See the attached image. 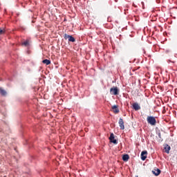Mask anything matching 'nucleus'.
I'll return each mask as SVG.
<instances>
[{"mask_svg": "<svg viewBox=\"0 0 177 177\" xmlns=\"http://www.w3.org/2000/svg\"><path fill=\"white\" fill-rule=\"evenodd\" d=\"M147 121L148 124H149L152 127H154V125L157 124V120H156V118H154L153 116H148L147 118Z\"/></svg>", "mask_w": 177, "mask_h": 177, "instance_id": "nucleus-1", "label": "nucleus"}, {"mask_svg": "<svg viewBox=\"0 0 177 177\" xmlns=\"http://www.w3.org/2000/svg\"><path fill=\"white\" fill-rule=\"evenodd\" d=\"M152 172L156 176H158V175L161 174V170H160V169H156L154 171H152Z\"/></svg>", "mask_w": 177, "mask_h": 177, "instance_id": "nucleus-10", "label": "nucleus"}, {"mask_svg": "<svg viewBox=\"0 0 177 177\" xmlns=\"http://www.w3.org/2000/svg\"><path fill=\"white\" fill-rule=\"evenodd\" d=\"M169 150H171V146L168 145V144H165V153H167V154H169Z\"/></svg>", "mask_w": 177, "mask_h": 177, "instance_id": "nucleus-9", "label": "nucleus"}, {"mask_svg": "<svg viewBox=\"0 0 177 177\" xmlns=\"http://www.w3.org/2000/svg\"><path fill=\"white\" fill-rule=\"evenodd\" d=\"M6 30H5V28H0V35H3L5 32H6Z\"/></svg>", "mask_w": 177, "mask_h": 177, "instance_id": "nucleus-15", "label": "nucleus"}, {"mask_svg": "<svg viewBox=\"0 0 177 177\" xmlns=\"http://www.w3.org/2000/svg\"><path fill=\"white\" fill-rule=\"evenodd\" d=\"M147 158V151H142L141 153V160L142 161H145Z\"/></svg>", "mask_w": 177, "mask_h": 177, "instance_id": "nucleus-6", "label": "nucleus"}, {"mask_svg": "<svg viewBox=\"0 0 177 177\" xmlns=\"http://www.w3.org/2000/svg\"><path fill=\"white\" fill-rule=\"evenodd\" d=\"M64 39H68L69 42H75V38L73 37L72 35L65 34L64 35Z\"/></svg>", "mask_w": 177, "mask_h": 177, "instance_id": "nucleus-2", "label": "nucleus"}, {"mask_svg": "<svg viewBox=\"0 0 177 177\" xmlns=\"http://www.w3.org/2000/svg\"><path fill=\"white\" fill-rule=\"evenodd\" d=\"M42 63H44V64H46V66H49V64H50V60L44 59L42 61Z\"/></svg>", "mask_w": 177, "mask_h": 177, "instance_id": "nucleus-13", "label": "nucleus"}, {"mask_svg": "<svg viewBox=\"0 0 177 177\" xmlns=\"http://www.w3.org/2000/svg\"><path fill=\"white\" fill-rule=\"evenodd\" d=\"M118 92H120L118 91V88L113 86V88H111L110 89V93L111 95H114L115 96H117V95H118Z\"/></svg>", "mask_w": 177, "mask_h": 177, "instance_id": "nucleus-3", "label": "nucleus"}, {"mask_svg": "<svg viewBox=\"0 0 177 177\" xmlns=\"http://www.w3.org/2000/svg\"><path fill=\"white\" fill-rule=\"evenodd\" d=\"M112 110L115 114H118V113H120V109H118V105H113L112 106Z\"/></svg>", "mask_w": 177, "mask_h": 177, "instance_id": "nucleus-7", "label": "nucleus"}, {"mask_svg": "<svg viewBox=\"0 0 177 177\" xmlns=\"http://www.w3.org/2000/svg\"><path fill=\"white\" fill-rule=\"evenodd\" d=\"M0 93L1 96H6V91L3 90L2 88H0Z\"/></svg>", "mask_w": 177, "mask_h": 177, "instance_id": "nucleus-12", "label": "nucleus"}, {"mask_svg": "<svg viewBox=\"0 0 177 177\" xmlns=\"http://www.w3.org/2000/svg\"><path fill=\"white\" fill-rule=\"evenodd\" d=\"M133 109L136 110V111H138V110H140V106L138 102L133 103Z\"/></svg>", "mask_w": 177, "mask_h": 177, "instance_id": "nucleus-8", "label": "nucleus"}, {"mask_svg": "<svg viewBox=\"0 0 177 177\" xmlns=\"http://www.w3.org/2000/svg\"><path fill=\"white\" fill-rule=\"evenodd\" d=\"M118 124H119V127H120V129H122V130L125 129V125H124V120L122 118H120L119 119Z\"/></svg>", "mask_w": 177, "mask_h": 177, "instance_id": "nucleus-5", "label": "nucleus"}, {"mask_svg": "<svg viewBox=\"0 0 177 177\" xmlns=\"http://www.w3.org/2000/svg\"><path fill=\"white\" fill-rule=\"evenodd\" d=\"M22 45H24V46H30V41L26 40V41H24L22 43Z\"/></svg>", "mask_w": 177, "mask_h": 177, "instance_id": "nucleus-14", "label": "nucleus"}, {"mask_svg": "<svg viewBox=\"0 0 177 177\" xmlns=\"http://www.w3.org/2000/svg\"><path fill=\"white\" fill-rule=\"evenodd\" d=\"M158 138H160V139H161V133H158Z\"/></svg>", "mask_w": 177, "mask_h": 177, "instance_id": "nucleus-16", "label": "nucleus"}, {"mask_svg": "<svg viewBox=\"0 0 177 177\" xmlns=\"http://www.w3.org/2000/svg\"><path fill=\"white\" fill-rule=\"evenodd\" d=\"M109 140L111 142V143H113V145H117L118 142H117V140L115 139L114 133H111L109 136Z\"/></svg>", "mask_w": 177, "mask_h": 177, "instance_id": "nucleus-4", "label": "nucleus"}, {"mask_svg": "<svg viewBox=\"0 0 177 177\" xmlns=\"http://www.w3.org/2000/svg\"><path fill=\"white\" fill-rule=\"evenodd\" d=\"M122 160L123 161H128V160H129V155L128 154L123 155Z\"/></svg>", "mask_w": 177, "mask_h": 177, "instance_id": "nucleus-11", "label": "nucleus"}]
</instances>
